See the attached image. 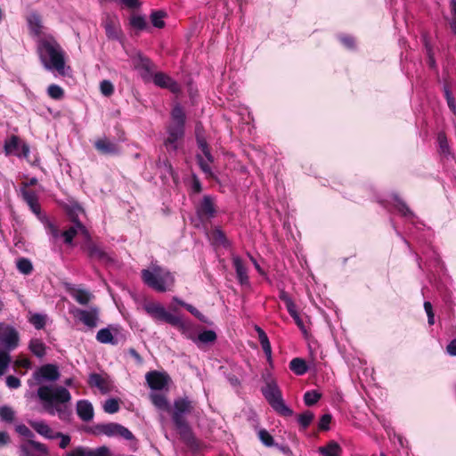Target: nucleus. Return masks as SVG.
Wrapping results in <instances>:
<instances>
[{
	"label": "nucleus",
	"instance_id": "obj_15",
	"mask_svg": "<svg viewBox=\"0 0 456 456\" xmlns=\"http://www.w3.org/2000/svg\"><path fill=\"white\" fill-rule=\"evenodd\" d=\"M96 339L102 344H110L117 346L119 342L125 341L126 338L123 336L117 328L109 326L108 328L101 329L96 334Z\"/></svg>",
	"mask_w": 456,
	"mask_h": 456
},
{
	"label": "nucleus",
	"instance_id": "obj_5",
	"mask_svg": "<svg viewBox=\"0 0 456 456\" xmlns=\"http://www.w3.org/2000/svg\"><path fill=\"white\" fill-rule=\"evenodd\" d=\"M261 392L277 414L282 417H291L293 415L292 409L285 403L281 390L274 379L267 380L265 386L261 388Z\"/></svg>",
	"mask_w": 456,
	"mask_h": 456
},
{
	"label": "nucleus",
	"instance_id": "obj_33",
	"mask_svg": "<svg viewBox=\"0 0 456 456\" xmlns=\"http://www.w3.org/2000/svg\"><path fill=\"white\" fill-rule=\"evenodd\" d=\"M314 419V412L311 411H305L298 415L297 421L303 429H306L311 425Z\"/></svg>",
	"mask_w": 456,
	"mask_h": 456
},
{
	"label": "nucleus",
	"instance_id": "obj_28",
	"mask_svg": "<svg viewBox=\"0 0 456 456\" xmlns=\"http://www.w3.org/2000/svg\"><path fill=\"white\" fill-rule=\"evenodd\" d=\"M319 452L322 456H340L341 446L335 441H330L325 446L319 447Z\"/></svg>",
	"mask_w": 456,
	"mask_h": 456
},
{
	"label": "nucleus",
	"instance_id": "obj_45",
	"mask_svg": "<svg viewBox=\"0 0 456 456\" xmlns=\"http://www.w3.org/2000/svg\"><path fill=\"white\" fill-rule=\"evenodd\" d=\"M258 437L265 446L271 447L274 445V439L267 430L260 429L258 432Z\"/></svg>",
	"mask_w": 456,
	"mask_h": 456
},
{
	"label": "nucleus",
	"instance_id": "obj_51",
	"mask_svg": "<svg viewBox=\"0 0 456 456\" xmlns=\"http://www.w3.org/2000/svg\"><path fill=\"white\" fill-rule=\"evenodd\" d=\"M100 90L104 96H110L114 93V86L110 80H102L100 84Z\"/></svg>",
	"mask_w": 456,
	"mask_h": 456
},
{
	"label": "nucleus",
	"instance_id": "obj_38",
	"mask_svg": "<svg viewBox=\"0 0 456 456\" xmlns=\"http://www.w3.org/2000/svg\"><path fill=\"white\" fill-rule=\"evenodd\" d=\"M28 321L37 330H42L45 326L46 316L41 314H33Z\"/></svg>",
	"mask_w": 456,
	"mask_h": 456
},
{
	"label": "nucleus",
	"instance_id": "obj_2",
	"mask_svg": "<svg viewBox=\"0 0 456 456\" xmlns=\"http://www.w3.org/2000/svg\"><path fill=\"white\" fill-rule=\"evenodd\" d=\"M37 395L47 413L54 415L56 412L60 419H70L72 411L68 403L71 401V395L66 387L44 385L38 387Z\"/></svg>",
	"mask_w": 456,
	"mask_h": 456
},
{
	"label": "nucleus",
	"instance_id": "obj_11",
	"mask_svg": "<svg viewBox=\"0 0 456 456\" xmlns=\"http://www.w3.org/2000/svg\"><path fill=\"white\" fill-rule=\"evenodd\" d=\"M76 210L80 211L82 208L77 205L73 209H70L68 212L71 222L74 223L75 225L70 226L68 230L62 232L61 234L64 239V242L69 245L72 244L73 240L78 232H81L85 235H88L87 230L86 226L79 221Z\"/></svg>",
	"mask_w": 456,
	"mask_h": 456
},
{
	"label": "nucleus",
	"instance_id": "obj_37",
	"mask_svg": "<svg viewBox=\"0 0 456 456\" xmlns=\"http://www.w3.org/2000/svg\"><path fill=\"white\" fill-rule=\"evenodd\" d=\"M72 296L80 305H87L91 299V294L85 289H76Z\"/></svg>",
	"mask_w": 456,
	"mask_h": 456
},
{
	"label": "nucleus",
	"instance_id": "obj_49",
	"mask_svg": "<svg viewBox=\"0 0 456 456\" xmlns=\"http://www.w3.org/2000/svg\"><path fill=\"white\" fill-rule=\"evenodd\" d=\"M395 208L396 209L404 216H411L413 213L409 208L407 204L402 200L401 199H395Z\"/></svg>",
	"mask_w": 456,
	"mask_h": 456
},
{
	"label": "nucleus",
	"instance_id": "obj_1",
	"mask_svg": "<svg viewBox=\"0 0 456 456\" xmlns=\"http://www.w3.org/2000/svg\"><path fill=\"white\" fill-rule=\"evenodd\" d=\"M150 398L156 408L170 413L172 421L181 440L188 447L197 449L199 447V442L185 418V415L193 412L196 403L190 400L188 396L178 397L175 399L173 407H171L165 395L151 394Z\"/></svg>",
	"mask_w": 456,
	"mask_h": 456
},
{
	"label": "nucleus",
	"instance_id": "obj_35",
	"mask_svg": "<svg viewBox=\"0 0 456 456\" xmlns=\"http://www.w3.org/2000/svg\"><path fill=\"white\" fill-rule=\"evenodd\" d=\"M322 397V394L316 390L306 391L304 395V403L306 406L314 405Z\"/></svg>",
	"mask_w": 456,
	"mask_h": 456
},
{
	"label": "nucleus",
	"instance_id": "obj_7",
	"mask_svg": "<svg viewBox=\"0 0 456 456\" xmlns=\"http://www.w3.org/2000/svg\"><path fill=\"white\" fill-rule=\"evenodd\" d=\"M143 309L156 322H164L175 327L183 325L180 317L168 313L159 303L147 302Z\"/></svg>",
	"mask_w": 456,
	"mask_h": 456
},
{
	"label": "nucleus",
	"instance_id": "obj_55",
	"mask_svg": "<svg viewBox=\"0 0 456 456\" xmlns=\"http://www.w3.org/2000/svg\"><path fill=\"white\" fill-rule=\"evenodd\" d=\"M424 309L428 315V322L429 325H433L435 323V314L433 312L432 304L429 301L424 302Z\"/></svg>",
	"mask_w": 456,
	"mask_h": 456
},
{
	"label": "nucleus",
	"instance_id": "obj_16",
	"mask_svg": "<svg viewBox=\"0 0 456 456\" xmlns=\"http://www.w3.org/2000/svg\"><path fill=\"white\" fill-rule=\"evenodd\" d=\"M60 376L57 365L52 363L42 365L33 373L34 379L38 383L44 380L53 382L58 380Z\"/></svg>",
	"mask_w": 456,
	"mask_h": 456
},
{
	"label": "nucleus",
	"instance_id": "obj_12",
	"mask_svg": "<svg viewBox=\"0 0 456 456\" xmlns=\"http://www.w3.org/2000/svg\"><path fill=\"white\" fill-rule=\"evenodd\" d=\"M102 25L110 40H121L123 33L117 15L107 13L102 19Z\"/></svg>",
	"mask_w": 456,
	"mask_h": 456
},
{
	"label": "nucleus",
	"instance_id": "obj_23",
	"mask_svg": "<svg viewBox=\"0 0 456 456\" xmlns=\"http://www.w3.org/2000/svg\"><path fill=\"white\" fill-rule=\"evenodd\" d=\"M232 265L235 269L236 276L239 282L241 285L248 284L249 280L248 275V269L242 259L240 256H233Z\"/></svg>",
	"mask_w": 456,
	"mask_h": 456
},
{
	"label": "nucleus",
	"instance_id": "obj_19",
	"mask_svg": "<svg viewBox=\"0 0 456 456\" xmlns=\"http://www.w3.org/2000/svg\"><path fill=\"white\" fill-rule=\"evenodd\" d=\"M76 316L86 326H87L90 329H94L97 326V322L99 319V311L97 308H92L89 311L77 309Z\"/></svg>",
	"mask_w": 456,
	"mask_h": 456
},
{
	"label": "nucleus",
	"instance_id": "obj_56",
	"mask_svg": "<svg viewBox=\"0 0 456 456\" xmlns=\"http://www.w3.org/2000/svg\"><path fill=\"white\" fill-rule=\"evenodd\" d=\"M55 438H61V442H60V447L61 449H65L66 447H68V445L70 443V436H68V435H64L61 432H57L55 435H54Z\"/></svg>",
	"mask_w": 456,
	"mask_h": 456
},
{
	"label": "nucleus",
	"instance_id": "obj_18",
	"mask_svg": "<svg viewBox=\"0 0 456 456\" xmlns=\"http://www.w3.org/2000/svg\"><path fill=\"white\" fill-rule=\"evenodd\" d=\"M82 248L86 251L91 259L101 262H109L111 260L109 255L102 248L90 240L82 247Z\"/></svg>",
	"mask_w": 456,
	"mask_h": 456
},
{
	"label": "nucleus",
	"instance_id": "obj_10",
	"mask_svg": "<svg viewBox=\"0 0 456 456\" xmlns=\"http://www.w3.org/2000/svg\"><path fill=\"white\" fill-rule=\"evenodd\" d=\"M196 215L201 222L210 221L217 213L215 198L204 195L202 200L195 206Z\"/></svg>",
	"mask_w": 456,
	"mask_h": 456
},
{
	"label": "nucleus",
	"instance_id": "obj_48",
	"mask_svg": "<svg viewBox=\"0 0 456 456\" xmlns=\"http://www.w3.org/2000/svg\"><path fill=\"white\" fill-rule=\"evenodd\" d=\"M197 161L201 169V171L207 175L208 178H214V174L209 167L208 163L204 160V159L200 155H197Z\"/></svg>",
	"mask_w": 456,
	"mask_h": 456
},
{
	"label": "nucleus",
	"instance_id": "obj_31",
	"mask_svg": "<svg viewBox=\"0 0 456 456\" xmlns=\"http://www.w3.org/2000/svg\"><path fill=\"white\" fill-rule=\"evenodd\" d=\"M167 16V13L164 11H153L151 13V21L155 28H162L165 27L164 18Z\"/></svg>",
	"mask_w": 456,
	"mask_h": 456
},
{
	"label": "nucleus",
	"instance_id": "obj_26",
	"mask_svg": "<svg viewBox=\"0 0 456 456\" xmlns=\"http://www.w3.org/2000/svg\"><path fill=\"white\" fill-rule=\"evenodd\" d=\"M289 370L296 375L302 376L308 371L309 367L303 358L296 357L289 362Z\"/></svg>",
	"mask_w": 456,
	"mask_h": 456
},
{
	"label": "nucleus",
	"instance_id": "obj_36",
	"mask_svg": "<svg viewBox=\"0 0 456 456\" xmlns=\"http://www.w3.org/2000/svg\"><path fill=\"white\" fill-rule=\"evenodd\" d=\"M216 333L214 330H208L198 335L197 340L203 344L214 343L216 340Z\"/></svg>",
	"mask_w": 456,
	"mask_h": 456
},
{
	"label": "nucleus",
	"instance_id": "obj_14",
	"mask_svg": "<svg viewBox=\"0 0 456 456\" xmlns=\"http://www.w3.org/2000/svg\"><path fill=\"white\" fill-rule=\"evenodd\" d=\"M87 384L90 387H96L103 395L110 393L113 387L110 376L105 372L91 373L88 377Z\"/></svg>",
	"mask_w": 456,
	"mask_h": 456
},
{
	"label": "nucleus",
	"instance_id": "obj_64",
	"mask_svg": "<svg viewBox=\"0 0 456 456\" xmlns=\"http://www.w3.org/2000/svg\"><path fill=\"white\" fill-rule=\"evenodd\" d=\"M446 352L451 356H456V338L452 339L446 346Z\"/></svg>",
	"mask_w": 456,
	"mask_h": 456
},
{
	"label": "nucleus",
	"instance_id": "obj_54",
	"mask_svg": "<svg viewBox=\"0 0 456 456\" xmlns=\"http://www.w3.org/2000/svg\"><path fill=\"white\" fill-rule=\"evenodd\" d=\"M186 310L191 313L194 317H196L199 321L202 322H207V317L201 314L195 306L192 305H186Z\"/></svg>",
	"mask_w": 456,
	"mask_h": 456
},
{
	"label": "nucleus",
	"instance_id": "obj_40",
	"mask_svg": "<svg viewBox=\"0 0 456 456\" xmlns=\"http://www.w3.org/2000/svg\"><path fill=\"white\" fill-rule=\"evenodd\" d=\"M152 76L154 84L161 88H166L171 80V77L163 72H156Z\"/></svg>",
	"mask_w": 456,
	"mask_h": 456
},
{
	"label": "nucleus",
	"instance_id": "obj_24",
	"mask_svg": "<svg viewBox=\"0 0 456 456\" xmlns=\"http://www.w3.org/2000/svg\"><path fill=\"white\" fill-rule=\"evenodd\" d=\"M29 426L42 436L53 439L55 438L53 429L45 421H29Z\"/></svg>",
	"mask_w": 456,
	"mask_h": 456
},
{
	"label": "nucleus",
	"instance_id": "obj_61",
	"mask_svg": "<svg viewBox=\"0 0 456 456\" xmlns=\"http://www.w3.org/2000/svg\"><path fill=\"white\" fill-rule=\"evenodd\" d=\"M262 349L268 359H271L272 357V346L269 339H266L260 343Z\"/></svg>",
	"mask_w": 456,
	"mask_h": 456
},
{
	"label": "nucleus",
	"instance_id": "obj_43",
	"mask_svg": "<svg viewBox=\"0 0 456 456\" xmlns=\"http://www.w3.org/2000/svg\"><path fill=\"white\" fill-rule=\"evenodd\" d=\"M0 419L5 422H12L14 419V411L9 406L0 407Z\"/></svg>",
	"mask_w": 456,
	"mask_h": 456
},
{
	"label": "nucleus",
	"instance_id": "obj_30",
	"mask_svg": "<svg viewBox=\"0 0 456 456\" xmlns=\"http://www.w3.org/2000/svg\"><path fill=\"white\" fill-rule=\"evenodd\" d=\"M45 349H46V346L42 340H40L38 338H33L30 340L29 350L36 356L42 358L45 354Z\"/></svg>",
	"mask_w": 456,
	"mask_h": 456
},
{
	"label": "nucleus",
	"instance_id": "obj_32",
	"mask_svg": "<svg viewBox=\"0 0 456 456\" xmlns=\"http://www.w3.org/2000/svg\"><path fill=\"white\" fill-rule=\"evenodd\" d=\"M287 308V311L289 312V315L293 318V320L295 321L297 326L303 331V332H305V323L302 320V318L300 317L298 312H297V305L296 304L294 303L293 305L286 307Z\"/></svg>",
	"mask_w": 456,
	"mask_h": 456
},
{
	"label": "nucleus",
	"instance_id": "obj_21",
	"mask_svg": "<svg viewBox=\"0 0 456 456\" xmlns=\"http://www.w3.org/2000/svg\"><path fill=\"white\" fill-rule=\"evenodd\" d=\"M67 456H110V452L109 449L105 446L100 447L96 450L79 446L68 452Z\"/></svg>",
	"mask_w": 456,
	"mask_h": 456
},
{
	"label": "nucleus",
	"instance_id": "obj_4",
	"mask_svg": "<svg viewBox=\"0 0 456 456\" xmlns=\"http://www.w3.org/2000/svg\"><path fill=\"white\" fill-rule=\"evenodd\" d=\"M171 122L167 126V137L164 140V146L168 152H175L179 142L183 140L185 134L186 115L180 104H176L171 113Z\"/></svg>",
	"mask_w": 456,
	"mask_h": 456
},
{
	"label": "nucleus",
	"instance_id": "obj_46",
	"mask_svg": "<svg viewBox=\"0 0 456 456\" xmlns=\"http://www.w3.org/2000/svg\"><path fill=\"white\" fill-rule=\"evenodd\" d=\"M20 193H21L23 200L27 204L33 203V201L38 200L36 191L33 190L27 189V188H20Z\"/></svg>",
	"mask_w": 456,
	"mask_h": 456
},
{
	"label": "nucleus",
	"instance_id": "obj_41",
	"mask_svg": "<svg viewBox=\"0 0 456 456\" xmlns=\"http://www.w3.org/2000/svg\"><path fill=\"white\" fill-rule=\"evenodd\" d=\"M103 410L105 412L113 414L119 411V402L116 398H110L105 401L103 404Z\"/></svg>",
	"mask_w": 456,
	"mask_h": 456
},
{
	"label": "nucleus",
	"instance_id": "obj_59",
	"mask_svg": "<svg viewBox=\"0 0 456 456\" xmlns=\"http://www.w3.org/2000/svg\"><path fill=\"white\" fill-rule=\"evenodd\" d=\"M191 191L195 194L200 193L202 191L201 183L195 175H192Z\"/></svg>",
	"mask_w": 456,
	"mask_h": 456
},
{
	"label": "nucleus",
	"instance_id": "obj_58",
	"mask_svg": "<svg viewBox=\"0 0 456 456\" xmlns=\"http://www.w3.org/2000/svg\"><path fill=\"white\" fill-rule=\"evenodd\" d=\"M20 380L19 378L10 375L6 378V385L10 388H18L20 387Z\"/></svg>",
	"mask_w": 456,
	"mask_h": 456
},
{
	"label": "nucleus",
	"instance_id": "obj_42",
	"mask_svg": "<svg viewBox=\"0 0 456 456\" xmlns=\"http://www.w3.org/2000/svg\"><path fill=\"white\" fill-rule=\"evenodd\" d=\"M130 25L138 30H143L147 27V22L144 17L141 15H133L130 18Z\"/></svg>",
	"mask_w": 456,
	"mask_h": 456
},
{
	"label": "nucleus",
	"instance_id": "obj_57",
	"mask_svg": "<svg viewBox=\"0 0 456 456\" xmlns=\"http://www.w3.org/2000/svg\"><path fill=\"white\" fill-rule=\"evenodd\" d=\"M452 18L450 23L451 28L456 36V0L451 1Z\"/></svg>",
	"mask_w": 456,
	"mask_h": 456
},
{
	"label": "nucleus",
	"instance_id": "obj_34",
	"mask_svg": "<svg viewBox=\"0 0 456 456\" xmlns=\"http://www.w3.org/2000/svg\"><path fill=\"white\" fill-rule=\"evenodd\" d=\"M17 269L20 273L28 275L32 273L33 265L29 259L21 257L17 261Z\"/></svg>",
	"mask_w": 456,
	"mask_h": 456
},
{
	"label": "nucleus",
	"instance_id": "obj_27",
	"mask_svg": "<svg viewBox=\"0 0 456 456\" xmlns=\"http://www.w3.org/2000/svg\"><path fill=\"white\" fill-rule=\"evenodd\" d=\"M21 146V141L19 136L12 134L9 139L5 140L4 151L6 156L18 153L19 148Z\"/></svg>",
	"mask_w": 456,
	"mask_h": 456
},
{
	"label": "nucleus",
	"instance_id": "obj_50",
	"mask_svg": "<svg viewBox=\"0 0 456 456\" xmlns=\"http://www.w3.org/2000/svg\"><path fill=\"white\" fill-rule=\"evenodd\" d=\"M10 362V354L5 351L0 350V376H2L4 373Z\"/></svg>",
	"mask_w": 456,
	"mask_h": 456
},
{
	"label": "nucleus",
	"instance_id": "obj_8",
	"mask_svg": "<svg viewBox=\"0 0 456 456\" xmlns=\"http://www.w3.org/2000/svg\"><path fill=\"white\" fill-rule=\"evenodd\" d=\"M15 430L18 434L28 438L27 442L23 443L20 446V456H33L31 449L39 452L44 454L48 453V450L45 444L33 440V432L24 424L17 425Z\"/></svg>",
	"mask_w": 456,
	"mask_h": 456
},
{
	"label": "nucleus",
	"instance_id": "obj_63",
	"mask_svg": "<svg viewBox=\"0 0 456 456\" xmlns=\"http://www.w3.org/2000/svg\"><path fill=\"white\" fill-rule=\"evenodd\" d=\"M166 89L170 90L174 94H177L181 91L180 86L177 82H175L173 78L168 82Z\"/></svg>",
	"mask_w": 456,
	"mask_h": 456
},
{
	"label": "nucleus",
	"instance_id": "obj_20",
	"mask_svg": "<svg viewBox=\"0 0 456 456\" xmlns=\"http://www.w3.org/2000/svg\"><path fill=\"white\" fill-rule=\"evenodd\" d=\"M94 148L104 155H118L120 151L119 146L107 138L95 141Z\"/></svg>",
	"mask_w": 456,
	"mask_h": 456
},
{
	"label": "nucleus",
	"instance_id": "obj_60",
	"mask_svg": "<svg viewBox=\"0 0 456 456\" xmlns=\"http://www.w3.org/2000/svg\"><path fill=\"white\" fill-rule=\"evenodd\" d=\"M279 298L285 304L286 307L294 304L290 296L284 290H281L279 294Z\"/></svg>",
	"mask_w": 456,
	"mask_h": 456
},
{
	"label": "nucleus",
	"instance_id": "obj_39",
	"mask_svg": "<svg viewBox=\"0 0 456 456\" xmlns=\"http://www.w3.org/2000/svg\"><path fill=\"white\" fill-rule=\"evenodd\" d=\"M47 94L53 100H61L64 96V90L60 86L52 84L47 88Z\"/></svg>",
	"mask_w": 456,
	"mask_h": 456
},
{
	"label": "nucleus",
	"instance_id": "obj_47",
	"mask_svg": "<svg viewBox=\"0 0 456 456\" xmlns=\"http://www.w3.org/2000/svg\"><path fill=\"white\" fill-rule=\"evenodd\" d=\"M332 420V415L330 413H325L322 415L318 423V429L320 431H328L330 430V425Z\"/></svg>",
	"mask_w": 456,
	"mask_h": 456
},
{
	"label": "nucleus",
	"instance_id": "obj_62",
	"mask_svg": "<svg viewBox=\"0 0 456 456\" xmlns=\"http://www.w3.org/2000/svg\"><path fill=\"white\" fill-rule=\"evenodd\" d=\"M15 363L17 366L24 369L31 368V361L27 357L17 359Z\"/></svg>",
	"mask_w": 456,
	"mask_h": 456
},
{
	"label": "nucleus",
	"instance_id": "obj_44",
	"mask_svg": "<svg viewBox=\"0 0 456 456\" xmlns=\"http://www.w3.org/2000/svg\"><path fill=\"white\" fill-rule=\"evenodd\" d=\"M28 23L32 27L34 32L36 34H39L41 32V17L37 13H32L30 14L28 18Z\"/></svg>",
	"mask_w": 456,
	"mask_h": 456
},
{
	"label": "nucleus",
	"instance_id": "obj_25",
	"mask_svg": "<svg viewBox=\"0 0 456 456\" xmlns=\"http://www.w3.org/2000/svg\"><path fill=\"white\" fill-rule=\"evenodd\" d=\"M209 239L214 246L228 247L229 241L226 238L225 233L219 228L215 227L209 234Z\"/></svg>",
	"mask_w": 456,
	"mask_h": 456
},
{
	"label": "nucleus",
	"instance_id": "obj_22",
	"mask_svg": "<svg viewBox=\"0 0 456 456\" xmlns=\"http://www.w3.org/2000/svg\"><path fill=\"white\" fill-rule=\"evenodd\" d=\"M77 414L83 421H90L94 418L92 403L87 400H79L77 403Z\"/></svg>",
	"mask_w": 456,
	"mask_h": 456
},
{
	"label": "nucleus",
	"instance_id": "obj_6",
	"mask_svg": "<svg viewBox=\"0 0 456 456\" xmlns=\"http://www.w3.org/2000/svg\"><path fill=\"white\" fill-rule=\"evenodd\" d=\"M86 431L95 436L105 435L107 436H121L126 440L134 439V435L130 430L114 422L96 424L87 428Z\"/></svg>",
	"mask_w": 456,
	"mask_h": 456
},
{
	"label": "nucleus",
	"instance_id": "obj_29",
	"mask_svg": "<svg viewBox=\"0 0 456 456\" xmlns=\"http://www.w3.org/2000/svg\"><path fill=\"white\" fill-rule=\"evenodd\" d=\"M3 343L9 348L14 349L19 343V334L13 328H11L2 338Z\"/></svg>",
	"mask_w": 456,
	"mask_h": 456
},
{
	"label": "nucleus",
	"instance_id": "obj_9",
	"mask_svg": "<svg viewBox=\"0 0 456 456\" xmlns=\"http://www.w3.org/2000/svg\"><path fill=\"white\" fill-rule=\"evenodd\" d=\"M142 279L147 286L155 289L158 292L167 291V288L166 286V283L167 282L168 280H170L171 283H173L174 281L173 277L169 273H167L164 276H162L159 273H157V270L150 271L147 269H143L142 271Z\"/></svg>",
	"mask_w": 456,
	"mask_h": 456
},
{
	"label": "nucleus",
	"instance_id": "obj_13",
	"mask_svg": "<svg viewBox=\"0 0 456 456\" xmlns=\"http://www.w3.org/2000/svg\"><path fill=\"white\" fill-rule=\"evenodd\" d=\"M134 68L140 70L141 77L144 81H150L156 69V65L145 55L137 53L133 57Z\"/></svg>",
	"mask_w": 456,
	"mask_h": 456
},
{
	"label": "nucleus",
	"instance_id": "obj_53",
	"mask_svg": "<svg viewBox=\"0 0 456 456\" xmlns=\"http://www.w3.org/2000/svg\"><path fill=\"white\" fill-rule=\"evenodd\" d=\"M444 96L448 104L449 109L453 112L456 113V103L454 101V98L452 94V92L450 91L449 87L444 86Z\"/></svg>",
	"mask_w": 456,
	"mask_h": 456
},
{
	"label": "nucleus",
	"instance_id": "obj_17",
	"mask_svg": "<svg viewBox=\"0 0 456 456\" xmlns=\"http://www.w3.org/2000/svg\"><path fill=\"white\" fill-rule=\"evenodd\" d=\"M145 379L148 386L152 390H162L170 381V377L168 374L158 370H151L147 372Z\"/></svg>",
	"mask_w": 456,
	"mask_h": 456
},
{
	"label": "nucleus",
	"instance_id": "obj_52",
	"mask_svg": "<svg viewBox=\"0 0 456 456\" xmlns=\"http://www.w3.org/2000/svg\"><path fill=\"white\" fill-rule=\"evenodd\" d=\"M437 140L439 143V148L442 153L448 154L449 153V144L447 142V138L444 133H439L437 135Z\"/></svg>",
	"mask_w": 456,
	"mask_h": 456
},
{
	"label": "nucleus",
	"instance_id": "obj_3",
	"mask_svg": "<svg viewBox=\"0 0 456 456\" xmlns=\"http://www.w3.org/2000/svg\"><path fill=\"white\" fill-rule=\"evenodd\" d=\"M37 51L46 69H55L60 74L64 73L65 53L54 38L41 39L37 45Z\"/></svg>",
	"mask_w": 456,
	"mask_h": 456
}]
</instances>
